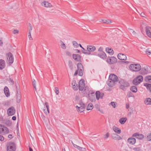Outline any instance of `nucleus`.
Returning <instances> with one entry per match:
<instances>
[{"label": "nucleus", "instance_id": "nucleus-1", "mask_svg": "<svg viewBox=\"0 0 151 151\" xmlns=\"http://www.w3.org/2000/svg\"><path fill=\"white\" fill-rule=\"evenodd\" d=\"M119 83L120 85L119 87L123 91L125 90L126 87L129 86V83L123 79H121L120 80Z\"/></svg>", "mask_w": 151, "mask_h": 151}, {"label": "nucleus", "instance_id": "nucleus-2", "mask_svg": "<svg viewBox=\"0 0 151 151\" xmlns=\"http://www.w3.org/2000/svg\"><path fill=\"white\" fill-rule=\"evenodd\" d=\"M130 69L133 71H138L141 69V66L138 64H131L129 67Z\"/></svg>", "mask_w": 151, "mask_h": 151}, {"label": "nucleus", "instance_id": "nucleus-3", "mask_svg": "<svg viewBox=\"0 0 151 151\" xmlns=\"http://www.w3.org/2000/svg\"><path fill=\"white\" fill-rule=\"evenodd\" d=\"M151 69L150 68L149 66L146 65L142 68L140 72V74L142 75L150 73Z\"/></svg>", "mask_w": 151, "mask_h": 151}, {"label": "nucleus", "instance_id": "nucleus-4", "mask_svg": "<svg viewBox=\"0 0 151 151\" xmlns=\"http://www.w3.org/2000/svg\"><path fill=\"white\" fill-rule=\"evenodd\" d=\"M9 133L8 128L4 125L0 124V134L4 135Z\"/></svg>", "mask_w": 151, "mask_h": 151}, {"label": "nucleus", "instance_id": "nucleus-5", "mask_svg": "<svg viewBox=\"0 0 151 151\" xmlns=\"http://www.w3.org/2000/svg\"><path fill=\"white\" fill-rule=\"evenodd\" d=\"M143 80V77L142 76H138L134 79L133 83L135 85H138Z\"/></svg>", "mask_w": 151, "mask_h": 151}, {"label": "nucleus", "instance_id": "nucleus-6", "mask_svg": "<svg viewBox=\"0 0 151 151\" xmlns=\"http://www.w3.org/2000/svg\"><path fill=\"white\" fill-rule=\"evenodd\" d=\"M79 106H76L77 111L80 112H83L84 111V109L86 107L85 104L82 101H80L79 102Z\"/></svg>", "mask_w": 151, "mask_h": 151}, {"label": "nucleus", "instance_id": "nucleus-7", "mask_svg": "<svg viewBox=\"0 0 151 151\" xmlns=\"http://www.w3.org/2000/svg\"><path fill=\"white\" fill-rule=\"evenodd\" d=\"M15 145L14 143L9 142L7 144V151H15Z\"/></svg>", "mask_w": 151, "mask_h": 151}, {"label": "nucleus", "instance_id": "nucleus-8", "mask_svg": "<svg viewBox=\"0 0 151 151\" xmlns=\"http://www.w3.org/2000/svg\"><path fill=\"white\" fill-rule=\"evenodd\" d=\"M77 70L79 71L78 75L81 76H82L83 75V65L81 63H79L77 64Z\"/></svg>", "mask_w": 151, "mask_h": 151}, {"label": "nucleus", "instance_id": "nucleus-9", "mask_svg": "<svg viewBox=\"0 0 151 151\" xmlns=\"http://www.w3.org/2000/svg\"><path fill=\"white\" fill-rule=\"evenodd\" d=\"M6 56L8 63L10 65H11L13 63L14 60L13 55L11 53L9 52L6 54Z\"/></svg>", "mask_w": 151, "mask_h": 151}, {"label": "nucleus", "instance_id": "nucleus-10", "mask_svg": "<svg viewBox=\"0 0 151 151\" xmlns=\"http://www.w3.org/2000/svg\"><path fill=\"white\" fill-rule=\"evenodd\" d=\"M117 59L114 57H108L106 61L109 64H114L117 62Z\"/></svg>", "mask_w": 151, "mask_h": 151}, {"label": "nucleus", "instance_id": "nucleus-11", "mask_svg": "<svg viewBox=\"0 0 151 151\" xmlns=\"http://www.w3.org/2000/svg\"><path fill=\"white\" fill-rule=\"evenodd\" d=\"M7 114L9 116H12L15 113V110L14 107L12 106L9 108L7 110Z\"/></svg>", "mask_w": 151, "mask_h": 151}, {"label": "nucleus", "instance_id": "nucleus-12", "mask_svg": "<svg viewBox=\"0 0 151 151\" xmlns=\"http://www.w3.org/2000/svg\"><path fill=\"white\" fill-rule=\"evenodd\" d=\"M85 84L84 81L83 79L81 80L79 82L78 87L79 90L80 91H82L85 87Z\"/></svg>", "mask_w": 151, "mask_h": 151}, {"label": "nucleus", "instance_id": "nucleus-13", "mask_svg": "<svg viewBox=\"0 0 151 151\" xmlns=\"http://www.w3.org/2000/svg\"><path fill=\"white\" fill-rule=\"evenodd\" d=\"M87 52H88V55L91 54V52H93L96 50V47L93 45H88L87 47Z\"/></svg>", "mask_w": 151, "mask_h": 151}, {"label": "nucleus", "instance_id": "nucleus-14", "mask_svg": "<svg viewBox=\"0 0 151 151\" xmlns=\"http://www.w3.org/2000/svg\"><path fill=\"white\" fill-rule=\"evenodd\" d=\"M109 79L114 82H117L118 81V78L117 76L114 74H111L110 75Z\"/></svg>", "mask_w": 151, "mask_h": 151}, {"label": "nucleus", "instance_id": "nucleus-15", "mask_svg": "<svg viewBox=\"0 0 151 151\" xmlns=\"http://www.w3.org/2000/svg\"><path fill=\"white\" fill-rule=\"evenodd\" d=\"M111 137L112 139L116 140H119L122 139V137L117 134L113 133L111 134Z\"/></svg>", "mask_w": 151, "mask_h": 151}, {"label": "nucleus", "instance_id": "nucleus-16", "mask_svg": "<svg viewBox=\"0 0 151 151\" xmlns=\"http://www.w3.org/2000/svg\"><path fill=\"white\" fill-rule=\"evenodd\" d=\"M136 142V139L135 138L133 137L129 138L127 140V142L129 144L132 145H134Z\"/></svg>", "mask_w": 151, "mask_h": 151}, {"label": "nucleus", "instance_id": "nucleus-17", "mask_svg": "<svg viewBox=\"0 0 151 151\" xmlns=\"http://www.w3.org/2000/svg\"><path fill=\"white\" fill-rule=\"evenodd\" d=\"M117 57L120 60H127L126 55L122 53H119Z\"/></svg>", "mask_w": 151, "mask_h": 151}, {"label": "nucleus", "instance_id": "nucleus-18", "mask_svg": "<svg viewBox=\"0 0 151 151\" xmlns=\"http://www.w3.org/2000/svg\"><path fill=\"white\" fill-rule=\"evenodd\" d=\"M132 137H135L139 139H142L144 137L143 135L139 134L138 133H135L133 134Z\"/></svg>", "mask_w": 151, "mask_h": 151}, {"label": "nucleus", "instance_id": "nucleus-19", "mask_svg": "<svg viewBox=\"0 0 151 151\" xmlns=\"http://www.w3.org/2000/svg\"><path fill=\"white\" fill-rule=\"evenodd\" d=\"M81 56L79 54H73V58L76 61L78 62L81 61Z\"/></svg>", "mask_w": 151, "mask_h": 151}, {"label": "nucleus", "instance_id": "nucleus-20", "mask_svg": "<svg viewBox=\"0 0 151 151\" xmlns=\"http://www.w3.org/2000/svg\"><path fill=\"white\" fill-rule=\"evenodd\" d=\"M72 143L73 145V146L80 151H86V149L85 148H82L78 146L77 145L73 143L72 141Z\"/></svg>", "mask_w": 151, "mask_h": 151}, {"label": "nucleus", "instance_id": "nucleus-21", "mask_svg": "<svg viewBox=\"0 0 151 151\" xmlns=\"http://www.w3.org/2000/svg\"><path fill=\"white\" fill-rule=\"evenodd\" d=\"M146 31L147 35L149 37L151 38V27H146Z\"/></svg>", "mask_w": 151, "mask_h": 151}, {"label": "nucleus", "instance_id": "nucleus-22", "mask_svg": "<svg viewBox=\"0 0 151 151\" xmlns=\"http://www.w3.org/2000/svg\"><path fill=\"white\" fill-rule=\"evenodd\" d=\"M42 6H44L46 7H51L52 6L50 3L46 1L42 2Z\"/></svg>", "mask_w": 151, "mask_h": 151}, {"label": "nucleus", "instance_id": "nucleus-23", "mask_svg": "<svg viewBox=\"0 0 151 151\" xmlns=\"http://www.w3.org/2000/svg\"><path fill=\"white\" fill-rule=\"evenodd\" d=\"M5 66V61L2 59L0 60V70H2Z\"/></svg>", "mask_w": 151, "mask_h": 151}, {"label": "nucleus", "instance_id": "nucleus-24", "mask_svg": "<svg viewBox=\"0 0 151 151\" xmlns=\"http://www.w3.org/2000/svg\"><path fill=\"white\" fill-rule=\"evenodd\" d=\"M108 85L109 87H113L115 85V82L109 79L107 82Z\"/></svg>", "mask_w": 151, "mask_h": 151}, {"label": "nucleus", "instance_id": "nucleus-25", "mask_svg": "<svg viewBox=\"0 0 151 151\" xmlns=\"http://www.w3.org/2000/svg\"><path fill=\"white\" fill-rule=\"evenodd\" d=\"M97 55L100 58L103 59H106V55L104 52L99 53Z\"/></svg>", "mask_w": 151, "mask_h": 151}, {"label": "nucleus", "instance_id": "nucleus-26", "mask_svg": "<svg viewBox=\"0 0 151 151\" xmlns=\"http://www.w3.org/2000/svg\"><path fill=\"white\" fill-rule=\"evenodd\" d=\"M113 130L118 134H119L121 133V130L115 126L113 127Z\"/></svg>", "mask_w": 151, "mask_h": 151}, {"label": "nucleus", "instance_id": "nucleus-27", "mask_svg": "<svg viewBox=\"0 0 151 151\" xmlns=\"http://www.w3.org/2000/svg\"><path fill=\"white\" fill-rule=\"evenodd\" d=\"M4 92L6 97H8L10 95L9 90L8 88L6 86H5L4 88Z\"/></svg>", "mask_w": 151, "mask_h": 151}, {"label": "nucleus", "instance_id": "nucleus-28", "mask_svg": "<svg viewBox=\"0 0 151 151\" xmlns=\"http://www.w3.org/2000/svg\"><path fill=\"white\" fill-rule=\"evenodd\" d=\"M106 51L111 55H112L114 54V51L112 49L106 48Z\"/></svg>", "mask_w": 151, "mask_h": 151}, {"label": "nucleus", "instance_id": "nucleus-29", "mask_svg": "<svg viewBox=\"0 0 151 151\" xmlns=\"http://www.w3.org/2000/svg\"><path fill=\"white\" fill-rule=\"evenodd\" d=\"M127 120L126 117H122L119 120V122L121 124H124Z\"/></svg>", "mask_w": 151, "mask_h": 151}, {"label": "nucleus", "instance_id": "nucleus-30", "mask_svg": "<svg viewBox=\"0 0 151 151\" xmlns=\"http://www.w3.org/2000/svg\"><path fill=\"white\" fill-rule=\"evenodd\" d=\"M144 103L146 105H151V99L150 98H146L144 101Z\"/></svg>", "mask_w": 151, "mask_h": 151}, {"label": "nucleus", "instance_id": "nucleus-31", "mask_svg": "<svg viewBox=\"0 0 151 151\" xmlns=\"http://www.w3.org/2000/svg\"><path fill=\"white\" fill-rule=\"evenodd\" d=\"M144 80L146 82L151 83V76H146Z\"/></svg>", "mask_w": 151, "mask_h": 151}, {"label": "nucleus", "instance_id": "nucleus-32", "mask_svg": "<svg viewBox=\"0 0 151 151\" xmlns=\"http://www.w3.org/2000/svg\"><path fill=\"white\" fill-rule=\"evenodd\" d=\"M88 97L89 100L91 102H94L96 100L94 95H90V94H89L88 96Z\"/></svg>", "mask_w": 151, "mask_h": 151}, {"label": "nucleus", "instance_id": "nucleus-33", "mask_svg": "<svg viewBox=\"0 0 151 151\" xmlns=\"http://www.w3.org/2000/svg\"><path fill=\"white\" fill-rule=\"evenodd\" d=\"M130 90L132 91L134 93H136L137 91L136 87L134 86L131 87L130 88Z\"/></svg>", "mask_w": 151, "mask_h": 151}, {"label": "nucleus", "instance_id": "nucleus-34", "mask_svg": "<svg viewBox=\"0 0 151 151\" xmlns=\"http://www.w3.org/2000/svg\"><path fill=\"white\" fill-rule=\"evenodd\" d=\"M144 86L146 87L147 89L151 92V84L146 83L144 84Z\"/></svg>", "mask_w": 151, "mask_h": 151}, {"label": "nucleus", "instance_id": "nucleus-35", "mask_svg": "<svg viewBox=\"0 0 151 151\" xmlns=\"http://www.w3.org/2000/svg\"><path fill=\"white\" fill-rule=\"evenodd\" d=\"M93 108V105L91 103L89 104L87 106L86 109L87 110H91Z\"/></svg>", "mask_w": 151, "mask_h": 151}, {"label": "nucleus", "instance_id": "nucleus-36", "mask_svg": "<svg viewBox=\"0 0 151 151\" xmlns=\"http://www.w3.org/2000/svg\"><path fill=\"white\" fill-rule=\"evenodd\" d=\"M100 92L99 91H96V98L97 100H99L100 98Z\"/></svg>", "mask_w": 151, "mask_h": 151}, {"label": "nucleus", "instance_id": "nucleus-37", "mask_svg": "<svg viewBox=\"0 0 151 151\" xmlns=\"http://www.w3.org/2000/svg\"><path fill=\"white\" fill-rule=\"evenodd\" d=\"M68 66L71 70H73V65L71 61H69L68 62Z\"/></svg>", "mask_w": 151, "mask_h": 151}, {"label": "nucleus", "instance_id": "nucleus-38", "mask_svg": "<svg viewBox=\"0 0 151 151\" xmlns=\"http://www.w3.org/2000/svg\"><path fill=\"white\" fill-rule=\"evenodd\" d=\"M36 81L35 80V79H33L32 80V84L34 88L35 89V90L36 91H37V89H36Z\"/></svg>", "mask_w": 151, "mask_h": 151}, {"label": "nucleus", "instance_id": "nucleus-39", "mask_svg": "<svg viewBox=\"0 0 151 151\" xmlns=\"http://www.w3.org/2000/svg\"><path fill=\"white\" fill-rule=\"evenodd\" d=\"M82 50H81V52L83 53V54L86 55H88V54L89 53L88 52H87V50H85L83 47V48H82Z\"/></svg>", "mask_w": 151, "mask_h": 151}, {"label": "nucleus", "instance_id": "nucleus-40", "mask_svg": "<svg viewBox=\"0 0 151 151\" xmlns=\"http://www.w3.org/2000/svg\"><path fill=\"white\" fill-rule=\"evenodd\" d=\"M73 46L76 47L77 48L78 47L79 45L77 43V42L75 41H74L73 42Z\"/></svg>", "mask_w": 151, "mask_h": 151}, {"label": "nucleus", "instance_id": "nucleus-41", "mask_svg": "<svg viewBox=\"0 0 151 151\" xmlns=\"http://www.w3.org/2000/svg\"><path fill=\"white\" fill-rule=\"evenodd\" d=\"M133 149L134 151H140L141 149L140 147H134L133 148Z\"/></svg>", "mask_w": 151, "mask_h": 151}, {"label": "nucleus", "instance_id": "nucleus-42", "mask_svg": "<svg viewBox=\"0 0 151 151\" xmlns=\"http://www.w3.org/2000/svg\"><path fill=\"white\" fill-rule=\"evenodd\" d=\"M102 22H103V23L105 24H108L109 23H111V21H109V19L106 20H102Z\"/></svg>", "mask_w": 151, "mask_h": 151}, {"label": "nucleus", "instance_id": "nucleus-43", "mask_svg": "<svg viewBox=\"0 0 151 151\" xmlns=\"http://www.w3.org/2000/svg\"><path fill=\"white\" fill-rule=\"evenodd\" d=\"M146 53L149 55L151 54V50L149 49H147L145 51Z\"/></svg>", "mask_w": 151, "mask_h": 151}, {"label": "nucleus", "instance_id": "nucleus-44", "mask_svg": "<svg viewBox=\"0 0 151 151\" xmlns=\"http://www.w3.org/2000/svg\"><path fill=\"white\" fill-rule=\"evenodd\" d=\"M55 92L57 95H58L59 93V90L58 87L55 88Z\"/></svg>", "mask_w": 151, "mask_h": 151}, {"label": "nucleus", "instance_id": "nucleus-45", "mask_svg": "<svg viewBox=\"0 0 151 151\" xmlns=\"http://www.w3.org/2000/svg\"><path fill=\"white\" fill-rule=\"evenodd\" d=\"M147 139L148 141H151V133L149 134L147 136Z\"/></svg>", "mask_w": 151, "mask_h": 151}, {"label": "nucleus", "instance_id": "nucleus-46", "mask_svg": "<svg viewBox=\"0 0 151 151\" xmlns=\"http://www.w3.org/2000/svg\"><path fill=\"white\" fill-rule=\"evenodd\" d=\"M73 88L74 90H77L78 89V84H76L75 85V86H73Z\"/></svg>", "mask_w": 151, "mask_h": 151}, {"label": "nucleus", "instance_id": "nucleus-47", "mask_svg": "<svg viewBox=\"0 0 151 151\" xmlns=\"http://www.w3.org/2000/svg\"><path fill=\"white\" fill-rule=\"evenodd\" d=\"M60 46L61 47L62 49H66V46L64 43L62 45H60Z\"/></svg>", "mask_w": 151, "mask_h": 151}, {"label": "nucleus", "instance_id": "nucleus-48", "mask_svg": "<svg viewBox=\"0 0 151 151\" xmlns=\"http://www.w3.org/2000/svg\"><path fill=\"white\" fill-rule=\"evenodd\" d=\"M109 137V134L108 132H107L106 134L104 135V138L105 139H106L108 138Z\"/></svg>", "mask_w": 151, "mask_h": 151}, {"label": "nucleus", "instance_id": "nucleus-49", "mask_svg": "<svg viewBox=\"0 0 151 151\" xmlns=\"http://www.w3.org/2000/svg\"><path fill=\"white\" fill-rule=\"evenodd\" d=\"M65 53H66L67 55L69 57L71 56L72 54H71V53L70 52H69L68 51H66L65 52Z\"/></svg>", "mask_w": 151, "mask_h": 151}, {"label": "nucleus", "instance_id": "nucleus-50", "mask_svg": "<svg viewBox=\"0 0 151 151\" xmlns=\"http://www.w3.org/2000/svg\"><path fill=\"white\" fill-rule=\"evenodd\" d=\"M29 35H28V37L30 40H32V37L31 35V32H30V31L29 30Z\"/></svg>", "mask_w": 151, "mask_h": 151}, {"label": "nucleus", "instance_id": "nucleus-51", "mask_svg": "<svg viewBox=\"0 0 151 151\" xmlns=\"http://www.w3.org/2000/svg\"><path fill=\"white\" fill-rule=\"evenodd\" d=\"M133 94L130 91L129 92L127 93V96L128 97H130L132 96Z\"/></svg>", "mask_w": 151, "mask_h": 151}, {"label": "nucleus", "instance_id": "nucleus-52", "mask_svg": "<svg viewBox=\"0 0 151 151\" xmlns=\"http://www.w3.org/2000/svg\"><path fill=\"white\" fill-rule=\"evenodd\" d=\"M76 84H77L76 83V82L75 80H74L72 81V85L73 86H75V85Z\"/></svg>", "mask_w": 151, "mask_h": 151}, {"label": "nucleus", "instance_id": "nucleus-53", "mask_svg": "<svg viewBox=\"0 0 151 151\" xmlns=\"http://www.w3.org/2000/svg\"><path fill=\"white\" fill-rule=\"evenodd\" d=\"M17 102L18 103H19L20 101V96H19V97H18V96L17 97Z\"/></svg>", "mask_w": 151, "mask_h": 151}, {"label": "nucleus", "instance_id": "nucleus-54", "mask_svg": "<svg viewBox=\"0 0 151 151\" xmlns=\"http://www.w3.org/2000/svg\"><path fill=\"white\" fill-rule=\"evenodd\" d=\"M103 48L101 47H100L98 49V51L100 52H104L103 51Z\"/></svg>", "mask_w": 151, "mask_h": 151}, {"label": "nucleus", "instance_id": "nucleus-55", "mask_svg": "<svg viewBox=\"0 0 151 151\" xmlns=\"http://www.w3.org/2000/svg\"><path fill=\"white\" fill-rule=\"evenodd\" d=\"M19 32V31L18 30L14 29L13 30V33L14 34H15L16 33L18 34V33Z\"/></svg>", "mask_w": 151, "mask_h": 151}, {"label": "nucleus", "instance_id": "nucleus-56", "mask_svg": "<svg viewBox=\"0 0 151 151\" xmlns=\"http://www.w3.org/2000/svg\"><path fill=\"white\" fill-rule=\"evenodd\" d=\"M110 104L114 108H115V104L114 102H111Z\"/></svg>", "mask_w": 151, "mask_h": 151}, {"label": "nucleus", "instance_id": "nucleus-57", "mask_svg": "<svg viewBox=\"0 0 151 151\" xmlns=\"http://www.w3.org/2000/svg\"><path fill=\"white\" fill-rule=\"evenodd\" d=\"M9 82L11 83L12 84H14V81H13V80L12 79L10 78H9Z\"/></svg>", "mask_w": 151, "mask_h": 151}, {"label": "nucleus", "instance_id": "nucleus-58", "mask_svg": "<svg viewBox=\"0 0 151 151\" xmlns=\"http://www.w3.org/2000/svg\"><path fill=\"white\" fill-rule=\"evenodd\" d=\"M45 105L46 106L47 109H49V106L47 102H45Z\"/></svg>", "mask_w": 151, "mask_h": 151}, {"label": "nucleus", "instance_id": "nucleus-59", "mask_svg": "<svg viewBox=\"0 0 151 151\" xmlns=\"http://www.w3.org/2000/svg\"><path fill=\"white\" fill-rule=\"evenodd\" d=\"M84 91H85V92H86L88 91V87L87 86H86L85 87V88L84 89Z\"/></svg>", "mask_w": 151, "mask_h": 151}, {"label": "nucleus", "instance_id": "nucleus-60", "mask_svg": "<svg viewBox=\"0 0 151 151\" xmlns=\"http://www.w3.org/2000/svg\"><path fill=\"white\" fill-rule=\"evenodd\" d=\"M0 140L1 141H3L4 140V138L3 136L0 135Z\"/></svg>", "mask_w": 151, "mask_h": 151}, {"label": "nucleus", "instance_id": "nucleus-61", "mask_svg": "<svg viewBox=\"0 0 151 151\" xmlns=\"http://www.w3.org/2000/svg\"><path fill=\"white\" fill-rule=\"evenodd\" d=\"M104 94L103 93H100V98L101 99H102L103 98V97L104 95Z\"/></svg>", "mask_w": 151, "mask_h": 151}, {"label": "nucleus", "instance_id": "nucleus-62", "mask_svg": "<svg viewBox=\"0 0 151 151\" xmlns=\"http://www.w3.org/2000/svg\"><path fill=\"white\" fill-rule=\"evenodd\" d=\"M96 109H97L101 113H103V111L102 110H100L99 108H96Z\"/></svg>", "mask_w": 151, "mask_h": 151}, {"label": "nucleus", "instance_id": "nucleus-63", "mask_svg": "<svg viewBox=\"0 0 151 151\" xmlns=\"http://www.w3.org/2000/svg\"><path fill=\"white\" fill-rule=\"evenodd\" d=\"M45 108L44 109H43V111L44 112V113L46 114H47V112L46 111V108L45 107L44 108Z\"/></svg>", "mask_w": 151, "mask_h": 151}, {"label": "nucleus", "instance_id": "nucleus-64", "mask_svg": "<svg viewBox=\"0 0 151 151\" xmlns=\"http://www.w3.org/2000/svg\"><path fill=\"white\" fill-rule=\"evenodd\" d=\"M13 137V136H12V134H9V135H8V137L9 138H10V139H12V138Z\"/></svg>", "mask_w": 151, "mask_h": 151}]
</instances>
